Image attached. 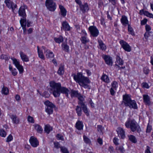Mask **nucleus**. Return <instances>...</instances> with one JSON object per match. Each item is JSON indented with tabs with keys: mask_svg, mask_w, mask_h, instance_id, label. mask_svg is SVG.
I'll return each instance as SVG.
<instances>
[{
	"mask_svg": "<svg viewBox=\"0 0 153 153\" xmlns=\"http://www.w3.org/2000/svg\"><path fill=\"white\" fill-rule=\"evenodd\" d=\"M144 15L146 16L147 17H149L150 18H153V15L152 13L149 12L148 11H145Z\"/></svg>",
	"mask_w": 153,
	"mask_h": 153,
	"instance_id": "44",
	"label": "nucleus"
},
{
	"mask_svg": "<svg viewBox=\"0 0 153 153\" xmlns=\"http://www.w3.org/2000/svg\"><path fill=\"white\" fill-rule=\"evenodd\" d=\"M97 130L99 131L102 132V127L101 125L97 126Z\"/></svg>",
	"mask_w": 153,
	"mask_h": 153,
	"instance_id": "62",
	"label": "nucleus"
},
{
	"mask_svg": "<svg viewBox=\"0 0 153 153\" xmlns=\"http://www.w3.org/2000/svg\"><path fill=\"white\" fill-rule=\"evenodd\" d=\"M10 58V57L7 54H2L0 56V59H4L6 61H8Z\"/></svg>",
	"mask_w": 153,
	"mask_h": 153,
	"instance_id": "36",
	"label": "nucleus"
},
{
	"mask_svg": "<svg viewBox=\"0 0 153 153\" xmlns=\"http://www.w3.org/2000/svg\"><path fill=\"white\" fill-rule=\"evenodd\" d=\"M52 127L49 125H46L45 126V131L48 134H49L51 131L52 130Z\"/></svg>",
	"mask_w": 153,
	"mask_h": 153,
	"instance_id": "34",
	"label": "nucleus"
},
{
	"mask_svg": "<svg viewBox=\"0 0 153 153\" xmlns=\"http://www.w3.org/2000/svg\"><path fill=\"white\" fill-rule=\"evenodd\" d=\"M150 148L149 146H147L146 149L145 151V153H151L150 150Z\"/></svg>",
	"mask_w": 153,
	"mask_h": 153,
	"instance_id": "60",
	"label": "nucleus"
},
{
	"mask_svg": "<svg viewBox=\"0 0 153 153\" xmlns=\"http://www.w3.org/2000/svg\"><path fill=\"white\" fill-rule=\"evenodd\" d=\"M37 47V51L39 57L42 59H44V56L43 55L42 51L41 50H40L39 49L38 46Z\"/></svg>",
	"mask_w": 153,
	"mask_h": 153,
	"instance_id": "33",
	"label": "nucleus"
},
{
	"mask_svg": "<svg viewBox=\"0 0 153 153\" xmlns=\"http://www.w3.org/2000/svg\"><path fill=\"white\" fill-rule=\"evenodd\" d=\"M64 72V71L63 67L61 66L59 67L57 71V73L59 75H61L63 74Z\"/></svg>",
	"mask_w": 153,
	"mask_h": 153,
	"instance_id": "40",
	"label": "nucleus"
},
{
	"mask_svg": "<svg viewBox=\"0 0 153 153\" xmlns=\"http://www.w3.org/2000/svg\"><path fill=\"white\" fill-rule=\"evenodd\" d=\"M120 43L121 45L123 48L126 51L130 52L131 50V48L129 45L123 40H121Z\"/></svg>",
	"mask_w": 153,
	"mask_h": 153,
	"instance_id": "8",
	"label": "nucleus"
},
{
	"mask_svg": "<svg viewBox=\"0 0 153 153\" xmlns=\"http://www.w3.org/2000/svg\"><path fill=\"white\" fill-rule=\"evenodd\" d=\"M128 137L129 140L132 143H136L137 142V140L135 136L133 135H131L128 136Z\"/></svg>",
	"mask_w": 153,
	"mask_h": 153,
	"instance_id": "32",
	"label": "nucleus"
},
{
	"mask_svg": "<svg viewBox=\"0 0 153 153\" xmlns=\"http://www.w3.org/2000/svg\"><path fill=\"white\" fill-rule=\"evenodd\" d=\"M61 151L62 153H69V152L67 148L63 146H61L60 148Z\"/></svg>",
	"mask_w": 153,
	"mask_h": 153,
	"instance_id": "43",
	"label": "nucleus"
},
{
	"mask_svg": "<svg viewBox=\"0 0 153 153\" xmlns=\"http://www.w3.org/2000/svg\"><path fill=\"white\" fill-rule=\"evenodd\" d=\"M88 29L91 35L93 37H97L99 34V30L95 26H90Z\"/></svg>",
	"mask_w": 153,
	"mask_h": 153,
	"instance_id": "6",
	"label": "nucleus"
},
{
	"mask_svg": "<svg viewBox=\"0 0 153 153\" xmlns=\"http://www.w3.org/2000/svg\"><path fill=\"white\" fill-rule=\"evenodd\" d=\"M62 46L63 50L67 52L69 51V46L66 44L63 43Z\"/></svg>",
	"mask_w": 153,
	"mask_h": 153,
	"instance_id": "31",
	"label": "nucleus"
},
{
	"mask_svg": "<svg viewBox=\"0 0 153 153\" xmlns=\"http://www.w3.org/2000/svg\"><path fill=\"white\" fill-rule=\"evenodd\" d=\"M50 84L53 95L55 97H59L61 93L65 94L67 97H68L69 90L65 87L62 86L60 83H56L52 81L50 82Z\"/></svg>",
	"mask_w": 153,
	"mask_h": 153,
	"instance_id": "1",
	"label": "nucleus"
},
{
	"mask_svg": "<svg viewBox=\"0 0 153 153\" xmlns=\"http://www.w3.org/2000/svg\"><path fill=\"white\" fill-rule=\"evenodd\" d=\"M35 129L39 133H41L43 129L41 126L38 124H36L34 125Z\"/></svg>",
	"mask_w": 153,
	"mask_h": 153,
	"instance_id": "30",
	"label": "nucleus"
},
{
	"mask_svg": "<svg viewBox=\"0 0 153 153\" xmlns=\"http://www.w3.org/2000/svg\"><path fill=\"white\" fill-rule=\"evenodd\" d=\"M110 92L111 94L113 96L114 95L115 92L114 91V89L113 88H111L110 90Z\"/></svg>",
	"mask_w": 153,
	"mask_h": 153,
	"instance_id": "63",
	"label": "nucleus"
},
{
	"mask_svg": "<svg viewBox=\"0 0 153 153\" xmlns=\"http://www.w3.org/2000/svg\"><path fill=\"white\" fill-rule=\"evenodd\" d=\"M54 40L55 42L57 43H60L62 42L63 41V37L60 36L58 38H55Z\"/></svg>",
	"mask_w": 153,
	"mask_h": 153,
	"instance_id": "38",
	"label": "nucleus"
},
{
	"mask_svg": "<svg viewBox=\"0 0 153 153\" xmlns=\"http://www.w3.org/2000/svg\"><path fill=\"white\" fill-rule=\"evenodd\" d=\"M128 30L130 34H131L132 35L134 36V35L133 29L130 25H128Z\"/></svg>",
	"mask_w": 153,
	"mask_h": 153,
	"instance_id": "41",
	"label": "nucleus"
},
{
	"mask_svg": "<svg viewBox=\"0 0 153 153\" xmlns=\"http://www.w3.org/2000/svg\"><path fill=\"white\" fill-rule=\"evenodd\" d=\"M56 137L59 140H63L64 138L60 134H58L56 136Z\"/></svg>",
	"mask_w": 153,
	"mask_h": 153,
	"instance_id": "54",
	"label": "nucleus"
},
{
	"mask_svg": "<svg viewBox=\"0 0 153 153\" xmlns=\"http://www.w3.org/2000/svg\"><path fill=\"white\" fill-rule=\"evenodd\" d=\"M123 102L126 106H128L131 109H137L138 107L136 102L132 100L129 95L125 94L123 96Z\"/></svg>",
	"mask_w": 153,
	"mask_h": 153,
	"instance_id": "4",
	"label": "nucleus"
},
{
	"mask_svg": "<svg viewBox=\"0 0 153 153\" xmlns=\"http://www.w3.org/2000/svg\"><path fill=\"white\" fill-rule=\"evenodd\" d=\"M75 127L79 130H82L83 127L82 122L79 120L76 123Z\"/></svg>",
	"mask_w": 153,
	"mask_h": 153,
	"instance_id": "17",
	"label": "nucleus"
},
{
	"mask_svg": "<svg viewBox=\"0 0 153 153\" xmlns=\"http://www.w3.org/2000/svg\"><path fill=\"white\" fill-rule=\"evenodd\" d=\"M31 145L33 147H36L39 144V142L36 137H31L29 140Z\"/></svg>",
	"mask_w": 153,
	"mask_h": 153,
	"instance_id": "11",
	"label": "nucleus"
},
{
	"mask_svg": "<svg viewBox=\"0 0 153 153\" xmlns=\"http://www.w3.org/2000/svg\"><path fill=\"white\" fill-rule=\"evenodd\" d=\"M125 125L127 128H130L133 132L136 131L140 133L141 131L140 126L134 120H128L125 123Z\"/></svg>",
	"mask_w": 153,
	"mask_h": 153,
	"instance_id": "3",
	"label": "nucleus"
},
{
	"mask_svg": "<svg viewBox=\"0 0 153 153\" xmlns=\"http://www.w3.org/2000/svg\"><path fill=\"white\" fill-rule=\"evenodd\" d=\"M147 21V20L146 19H144L143 20L141 21V25H145Z\"/></svg>",
	"mask_w": 153,
	"mask_h": 153,
	"instance_id": "57",
	"label": "nucleus"
},
{
	"mask_svg": "<svg viewBox=\"0 0 153 153\" xmlns=\"http://www.w3.org/2000/svg\"><path fill=\"white\" fill-rule=\"evenodd\" d=\"M83 139L85 142L86 143H89L90 142V140L89 138L85 135L83 136Z\"/></svg>",
	"mask_w": 153,
	"mask_h": 153,
	"instance_id": "48",
	"label": "nucleus"
},
{
	"mask_svg": "<svg viewBox=\"0 0 153 153\" xmlns=\"http://www.w3.org/2000/svg\"><path fill=\"white\" fill-rule=\"evenodd\" d=\"M152 129L151 126L148 125L147 127L146 132L147 133H150Z\"/></svg>",
	"mask_w": 153,
	"mask_h": 153,
	"instance_id": "51",
	"label": "nucleus"
},
{
	"mask_svg": "<svg viewBox=\"0 0 153 153\" xmlns=\"http://www.w3.org/2000/svg\"><path fill=\"white\" fill-rule=\"evenodd\" d=\"M0 134L1 137H5L6 135V133L4 130L1 129L0 130Z\"/></svg>",
	"mask_w": 153,
	"mask_h": 153,
	"instance_id": "47",
	"label": "nucleus"
},
{
	"mask_svg": "<svg viewBox=\"0 0 153 153\" xmlns=\"http://www.w3.org/2000/svg\"><path fill=\"white\" fill-rule=\"evenodd\" d=\"M44 104L47 106V107L54 108L56 107L55 105L52 102L49 100H47L44 102Z\"/></svg>",
	"mask_w": 153,
	"mask_h": 153,
	"instance_id": "26",
	"label": "nucleus"
},
{
	"mask_svg": "<svg viewBox=\"0 0 153 153\" xmlns=\"http://www.w3.org/2000/svg\"><path fill=\"white\" fill-rule=\"evenodd\" d=\"M54 147L56 149H59L61 148V146H60L58 142H54Z\"/></svg>",
	"mask_w": 153,
	"mask_h": 153,
	"instance_id": "55",
	"label": "nucleus"
},
{
	"mask_svg": "<svg viewBox=\"0 0 153 153\" xmlns=\"http://www.w3.org/2000/svg\"><path fill=\"white\" fill-rule=\"evenodd\" d=\"M13 139V136L11 134H10L7 138V142H9L12 140Z\"/></svg>",
	"mask_w": 153,
	"mask_h": 153,
	"instance_id": "53",
	"label": "nucleus"
},
{
	"mask_svg": "<svg viewBox=\"0 0 153 153\" xmlns=\"http://www.w3.org/2000/svg\"><path fill=\"white\" fill-rule=\"evenodd\" d=\"M10 118L12 119L13 122L14 123L18 124L19 123V120L17 118L16 115H12L10 116Z\"/></svg>",
	"mask_w": 153,
	"mask_h": 153,
	"instance_id": "28",
	"label": "nucleus"
},
{
	"mask_svg": "<svg viewBox=\"0 0 153 153\" xmlns=\"http://www.w3.org/2000/svg\"><path fill=\"white\" fill-rule=\"evenodd\" d=\"M59 8L60 9V13L61 15L63 17H65L66 15L67 10L62 5H59Z\"/></svg>",
	"mask_w": 153,
	"mask_h": 153,
	"instance_id": "14",
	"label": "nucleus"
},
{
	"mask_svg": "<svg viewBox=\"0 0 153 153\" xmlns=\"http://www.w3.org/2000/svg\"><path fill=\"white\" fill-rule=\"evenodd\" d=\"M16 68L19 70V73L22 74L23 72L24 71L22 65H20L19 66L16 67Z\"/></svg>",
	"mask_w": 153,
	"mask_h": 153,
	"instance_id": "45",
	"label": "nucleus"
},
{
	"mask_svg": "<svg viewBox=\"0 0 153 153\" xmlns=\"http://www.w3.org/2000/svg\"><path fill=\"white\" fill-rule=\"evenodd\" d=\"M80 9L83 13L87 12L89 10V7L87 3L82 4L80 6Z\"/></svg>",
	"mask_w": 153,
	"mask_h": 153,
	"instance_id": "13",
	"label": "nucleus"
},
{
	"mask_svg": "<svg viewBox=\"0 0 153 153\" xmlns=\"http://www.w3.org/2000/svg\"><path fill=\"white\" fill-rule=\"evenodd\" d=\"M146 30L147 32H149L151 30V28L150 25H146L145 26Z\"/></svg>",
	"mask_w": 153,
	"mask_h": 153,
	"instance_id": "56",
	"label": "nucleus"
},
{
	"mask_svg": "<svg viewBox=\"0 0 153 153\" xmlns=\"http://www.w3.org/2000/svg\"><path fill=\"white\" fill-rule=\"evenodd\" d=\"M9 90L6 87H4L2 88L1 92L2 94L5 95H7L8 93Z\"/></svg>",
	"mask_w": 153,
	"mask_h": 153,
	"instance_id": "42",
	"label": "nucleus"
},
{
	"mask_svg": "<svg viewBox=\"0 0 153 153\" xmlns=\"http://www.w3.org/2000/svg\"><path fill=\"white\" fill-rule=\"evenodd\" d=\"M20 54L21 59L23 61L27 62L29 61V58L23 52L21 51Z\"/></svg>",
	"mask_w": 153,
	"mask_h": 153,
	"instance_id": "18",
	"label": "nucleus"
},
{
	"mask_svg": "<svg viewBox=\"0 0 153 153\" xmlns=\"http://www.w3.org/2000/svg\"><path fill=\"white\" fill-rule=\"evenodd\" d=\"M99 7H101L103 5V2L101 0H99L98 2Z\"/></svg>",
	"mask_w": 153,
	"mask_h": 153,
	"instance_id": "64",
	"label": "nucleus"
},
{
	"mask_svg": "<svg viewBox=\"0 0 153 153\" xmlns=\"http://www.w3.org/2000/svg\"><path fill=\"white\" fill-rule=\"evenodd\" d=\"M4 3L6 6L9 9H11L14 12V10L16 8L17 5L13 3L10 0H5Z\"/></svg>",
	"mask_w": 153,
	"mask_h": 153,
	"instance_id": "7",
	"label": "nucleus"
},
{
	"mask_svg": "<svg viewBox=\"0 0 153 153\" xmlns=\"http://www.w3.org/2000/svg\"><path fill=\"white\" fill-rule=\"evenodd\" d=\"M82 108L80 105L76 106L75 110L78 116H81L82 114Z\"/></svg>",
	"mask_w": 153,
	"mask_h": 153,
	"instance_id": "24",
	"label": "nucleus"
},
{
	"mask_svg": "<svg viewBox=\"0 0 153 153\" xmlns=\"http://www.w3.org/2000/svg\"><path fill=\"white\" fill-rule=\"evenodd\" d=\"M143 71L145 74H147L149 72V69L147 67H145L143 68Z\"/></svg>",
	"mask_w": 153,
	"mask_h": 153,
	"instance_id": "50",
	"label": "nucleus"
},
{
	"mask_svg": "<svg viewBox=\"0 0 153 153\" xmlns=\"http://www.w3.org/2000/svg\"><path fill=\"white\" fill-rule=\"evenodd\" d=\"M101 79L102 81L106 83H108L110 82L108 76L105 74H103L102 76Z\"/></svg>",
	"mask_w": 153,
	"mask_h": 153,
	"instance_id": "29",
	"label": "nucleus"
},
{
	"mask_svg": "<svg viewBox=\"0 0 153 153\" xmlns=\"http://www.w3.org/2000/svg\"><path fill=\"white\" fill-rule=\"evenodd\" d=\"M47 58H53L54 56V55L52 52L48 49L46 50L44 52Z\"/></svg>",
	"mask_w": 153,
	"mask_h": 153,
	"instance_id": "20",
	"label": "nucleus"
},
{
	"mask_svg": "<svg viewBox=\"0 0 153 153\" xmlns=\"http://www.w3.org/2000/svg\"><path fill=\"white\" fill-rule=\"evenodd\" d=\"M27 120L29 122L31 123H34V120L33 117H31L30 116H29L27 117Z\"/></svg>",
	"mask_w": 153,
	"mask_h": 153,
	"instance_id": "49",
	"label": "nucleus"
},
{
	"mask_svg": "<svg viewBox=\"0 0 153 153\" xmlns=\"http://www.w3.org/2000/svg\"><path fill=\"white\" fill-rule=\"evenodd\" d=\"M43 97L46 98H48L50 96V94L48 92H45L43 93Z\"/></svg>",
	"mask_w": 153,
	"mask_h": 153,
	"instance_id": "58",
	"label": "nucleus"
},
{
	"mask_svg": "<svg viewBox=\"0 0 153 153\" xmlns=\"http://www.w3.org/2000/svg\"><path fill=\"white\" fill-rule=\"evenodd\" d=\"M120 21L123 25L124 26H126L127 25H129L127 18L125 16H122Z\"/></svg>",
	"mask_w": 153,
	"mask_h": 153,
	"instance_id": "15",
	"label": "nucleus"
},
{
	"mask_svg": "<svg viewBox=\"0 0 153 153\" xmlns=\"http://www.w3.org/2000/svg\"><path fill=\"white\" fill-rule=\"evenodd\" d=\"M80 93H78V91L72 90L70 92L71 96V98L77 97Z\"/></svg>",
	"mask_w": 153,
	"mask_h": 153,
	"instance_id": "19",
	"label": "nucleus"
},
{
	"mask_svg": "<svg viewBox=\"0 0 153 153\" xmlns=\"http://www.w3.org/2000/svg\"><path fill=\"white\" fill-rule=\"evenodd\" d=\"M53 108H54L47 107L45 109V111L49 115L52 114L53 112Z\"/></svg>",
	"mask_w": 153,
	"mask_h": 153,
	"instance_id": "37",
	"label": "nucleus"
},
{
	"mask_svg": "<svg viewBox=\"0 0 153 153\" xmlns=\"http://www.w3.org/2000/svg\"><path fill=\"white\" fill-rule=\"evenodd\" d=\"M116 131L119 137H120L122 139L125 138L126 137L125 131L123 128L120 127H118Z\"/></svg>",
	"mask_w": 153,
	"mask_h": 153,
	"instance_id": "9",
	"label": "nucleus"
},
{
	"mask_svg": "<svg viewBox=\"0 0 153 153\" xmlns=\"http://www.w3.org/2000/svg\"><path fill=\"white\" fill-rule=\"evenodd\" d=\"M143 100L144 102L146 105H150L151 101L149 96L147 95H143Z\"/></svg>",
	"mask_w": 153,
	"mask_h": 153,
	"instance_id": "16",
	"label": "nucleus"
},
{
	"mask_svg": "<svg viewBox=\"0 0 153 153\" xmlns=\"http://www.w3.org/2000/svg\"><path fill=\"white\" fill-rule=\"evenodd\" d=\"M116 149L119 151L121 153H124L125 150L123 146H119L116 147Z\"/></svg>",
	"mask_w": 153,
	"mask_h": 153,
	"instance_id": "35",
	"label": "nucleus"
},
{
	"mask_svg": "<svg viewBox=\"0 0 153 153\" xmlns=\"http://www.w3.org/2000/svg\"><path fill=\"white\" fill-rule=\"evenodd\" d=\"M118 140H119L118 138L116 137H114L113 139V141L114 144H115L116 145H117L119 144L118 143Z\"/></svg>",
	"mask_w": 153,
	"mask_h": 153,
	"instance_id": "59",
	"label": "nucleus"
},
{
	"mask_svg": "<svg viewBox=\"0 0 153 153\" xmlns=\"http://www.w3.org/2000/svg\"><path fill=\"white\" fill-rule=\"evenodd\" d=\"M80 39L82 42V43L84 44H86L89 41L87 36H82Z\"/></svg>",
	"mask_w": 153,
	"mask_h": 153,
	"instance_id": "27",
	"label": "nucleus"
},
{
	"mask_svg": "<svg viewBox=\"0 0 153 153\" xmlns=\"http://www.w3.org/2000/svg\"><path fill=\"white\" fill-rule=\"evenodd\" d=\"M103 58L104 59L106 64L109 66L112 65L113 62L112 58L109 56L105 55L103 56Z\"/></svg>",
	"mask_w": 153,
	"mask_h": 153,
	"instance_id": "10",
	"label": "nucleus"
},
{
	"mask_svg": "<svg viewBox=\"0 0 153 153\" xmlns=\"http://www.w3.org/2000/svg\"><path fill=\"white\" fill-rule=\"evenodd\" d=\"M77 98L79 100L78 102V104L79 105L81 106L85 104L83 102L84 100V98L80 94H79Z\"/></svg>",
	"mask_w": 153,
	"mask_h": 153,
	"instance_id": "21",
	"label": "nucleus"
},
{
	"mask_svg": "<svg viewBox=\"0 0 153 153\" xmlns=\"http://www.w3.org/2000/svg\"><path fill=\"white\" fill-rule=\"evenodd\" d=\"M90 99V100H89V103L90 104L91 107L92 108H94V103L92 101V100L91 99Z\"/></svg>",
	"mask_w": 153,
	"mask_h": 153,
	"instance_id": "61",
	"label": "nucleus"
},
{
	"mask_svg": "<svg viewBox=\"0 0 153 153\" xmlns=\"http://www.w3.org/2000/svg\"><path fill=\"white\" fill-rule=\"evenodd\" d=\"M11 59L13 61V63L14 64L16 67L20 65L19 62L16 59L13 58H11Z\"/></svg>",
	"mask_w": 153,
	"mask_h": 153,
	"instance_id": "39",
	"label": "nucleus"
},
{
	"mask_svg": "<svg viewBox=\"0 0 153 153\" xmlns=\"http://www.w3.org/2000/svg\"><path fill=\"white\" fill-rule=\"evenodd\" d=\"M18 13L19 15L22 17L23 18V19H21L20 22L23 29L25 31L26 30L25 27L26 22V19L25 18L26 14L25 8L21 7L19 10Z\"/></svg>",
	"mask_w": 153,
	"mask_h": 153,
	"instance_id": "5",
	"label": "nucleus"
},
{
	"mask_svg": "<svg viewBox=\"0 0 153 153\" xmlns=\"http://www.w3.org/2000/svg\"><path fill=\"white\" fill-rule=\"evenodd\" d=\"M117 83L116 81H113L111 84L112 87L111 88H113L116 90L117 86Z\"/></svg>",
	"mask_w": 153,
	"mask_h": 153,
	"instance_id": "46",
	"label": "nucleus"
},
{
	"mask_svg": "<svg viewBox=\"0 0 153 153\" xmlns=\"http://www.w3.org/2000/svg\"><path fill=\"white\" fill-rule=\"evenodd\" d=\"M83 112L86 115L88 116L89 115V112L88 109L87 108V106L85 105H83L80 106Z\"/></svg>",
	"mask_w": 153,
	"mask_h": 153,
	"instance_id": "25",
	"label": "nucleus"
},
{
	"mask_svg": "<svg viewBox=\"0 0 153 153\" xmlns=\"http://www.w3.org/2000/svg\"><path fill=\"white\" fill-rule=\"evenodd\" d=\"M116 64H118V65H122L123 64L124 62L123 59H121L120 56L117 55L116 56Z\"/></svg>",
	"mask_w": 153,
	"mask_h": 153,
	"instance_id": "23",
	"label": "nucleus"
},
{
	"mask_svg": "<svg viewBox=\"0 0 153 153\" xmlns=\"http://www.w3.org/2000/svg\"><path fill=\"white\" fill-rule=\"evenodd\" d=\"M62 27H61L62 29L65 31H69L70 30V27L66 21L63 22L62 23Z\"/></svg>",
	"mask_w": 153,
	"mask_h": 153,
	"instance_id": "12",
	"label": "nucleus"
},
{
	"mask_svg": "<svg viewBox=\"0 0 153 153\" xmlns=\"http://www.w3.org/2000/svg\"><path fill=\"white\" fill-rule=\"evenodd\" d=\"M11 71L12 74L14 76H16L17 74V72L16 68H14Z\"/></svg>",
	"mask_w": 153,
	"mask_h": 153,
	"instance_id": "52",
	"label": "nucleus"
},
{
	"mask_svg": "<svg viewBox=\"0 0 153 153\" xmlns=\"http://www.w3.org/2000/svg\"><path fill=\"white\" fill-rule=\"evenodd\" d=\"M99 45L100 48L102 50H105L106 49V46L101 40H98Z\"/></svg>",
	"mask_w": 153,
	"mask_h": 153,
	"instance_id": "22",
	"label": "nucleus"
},
{
	"mask_svg": "<svg viewBox=\"0 0 153 153\" xmlns=\"http://www.w3.org/2000/svg\"><path fill=\"white\" fill-rule=\"evenodd\" d=\"M72 76L74 79L78 82L81 86L85 88L91 89V86L88 85L90 83V80L88 77L83 76L81 73H78L76 75L74 74Z\"/></svg>",
	"mask_w": 153,
	"mask_h": 153,
	"instance_id": "2",
	"label": "nucleus"
}]
</instances>
